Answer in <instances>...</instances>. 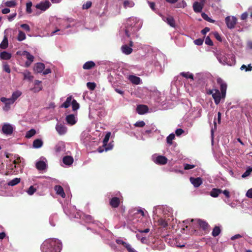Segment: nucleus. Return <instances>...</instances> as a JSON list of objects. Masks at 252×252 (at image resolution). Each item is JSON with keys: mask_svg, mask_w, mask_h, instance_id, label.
<instances>
[{"mask_svg": "<svg viewBox=\"0 0 252 252\" xmlns=\"http://www.w3.org/2000/svg\"><path fill=\"white\" fill-rule=\"evenodd\" d=\"M148 213L144 209H131L128 213L127 219L128 224L139 227L138 231L141 233H148L151 223L146 221Z\"/></svg>", "mask_w": 252, "mask_h": 252, "instance_id": "1", "label": "nucleus"}, {"mask_svg": "<svg viewBox=\"0 0 252 252\" xmlns=\"http://www.w3.org/2000/svg\"><path fill=\"white\" fill-rule=\"evenodd\" d=\"M142 21L137 17L128 18L126 23L125 29L120 31L121 34L129 37L130 35L138 31L142 26Z\"/></svg>", "mask_w": 252, "mask_h": 252, "instance_id": "2", "label": "nucleus"}, {"mask_svg": "<svg viewBox=\"0 0 252 252\" xmlns=\"http://www.w3.org/2000/svg\"><path fill=\"white\" fill-rule=\"evenodd\" d=\"M164 57L160 53H153L146 57V65L147 67L154 66L157 70L162 73L163 67L162 63L164 62Z\"/></svg>", "mask_w": 252, "mask_h": 252, "instance_id": "3", "label": "nucleus"}, {"mask_svg": "<svg viewBox=\"0 0 252 252\" xmlns=\"http://www.w3.org/2000/svg\"><path fill=\"white\" fill-rule=\"evenodd\" d=\"M62 248L61 241L55 238L46 239L41 246L42 252H61Z\"/></svg>", "mask_w": 252, "mask_h": 252, "instance_id": "4", "label": "nucleus"}, {"mask_svg": "<svg viewBox=\"0 0 252 252\" xmlns=\"http://www.w3.org/2000/svg\"><path fill=\"white\" fill-rule=\"evenodd\" d=\"M214 54L220 63L229 66L235 65V57L233 54H227L222 49L216 50L214 51Z\"/></svg>", "mask_w": 252, "mask_h": 252, "instance_id": "5", "label": "nucleus"}, {"mask_svg": "<svg viewBox=\"0 0 252 252\" xmlns=\"http://www.w3.org/2000/svg\"><path fill=\"white\" fill-rule=\"evenodd\" d=\"M68 200L63 204V207L64 213L70 218H78L80 217L79 212H78L75 206L70 204V197L68 196Z\"/></svg>", "mask_w": 252, "mask_h": 252, "instance_id": "6", "label": "nucleus"}, {"mask_svg": "<svg viewBox=\"0 0 252 252\" xmlns=\"http://www.w3.org/2000/svg\"><path fill=\"white\" fill-rule=\"evenodd\" d=\"M17 54L24 57L27 59L25 63V65L27 67H29L34 61V56L27 51H18L17 52Z\"/></svg>", "mask_w": 252, "mask_h": 252, "instance_id": "7", "label": "nucleus"}, {"mask_svg": "<svg viewBox=\"0 0 252 252\" xmlns=\"http://www.w3.org/2000/svg\"><path fill=\"white\" fill-rule=\"evenodd\" d=\"M152 161L158 165H165L167 163L168 159L163 156L155 154L152 156Z\"/></svg>", "mask_w": 252, "mask_h": 252, "instance_id": "8", "label": "nucleus"}, {"mask_svg": "<svg viewBox=\"0 0 252 252\" xmlns=\"http://www.w3.org/2000/svg\"><path fill=\"white\" fill-rule=\"evenodd\" d=\"M14 129L15 126L13 125L7 123H4L1 128V132L7 136L11 135Z\"/></svg>", "mask_w": 252, "mask_h": 252, "instance_id": "9", "label": "nucleus"}, {"mask_svg": "<svg viewBox=\"0 0 252 252\" xmlns=\"http://www.w3.org/2000/svg\"><path fill=\"white\" fill-rule=\"evenodd\" d=\"M35 166L40 171L46 169L47 167V160L46 158L43 157H40L36 161Z\"/></svg>", "mask_w": 252, "mask_h": 252, "instance_id": "10", "label": "nucleus"}, {"mask_svg": "<svg viewBox=\"0 0 252 252\" xmlns=\"http://www.w3.org/2000/svg\"><path fill=\"white\" fill-rule=\"evenodd\" d=\"M237 21V19L235 16H228L225 18L226 26L229 29H233L235 28Z\"/></svg>", "mask_w": 252, "mask_h": 252, "instance_id": "11", "label": "nucleus"}, {"mask_svg": "<svg viewBox=\"0 0 252 252\" xmlns=\"http://www.w3.org/2000/svg\"><path fill=\"white\" fill-rule=\"evenodd\" d=\"M215 103L216 105L219 104L221 100V99H224L225 97H222V94L218 89H215L212 96Z\"/></svg>", "mask_w": 252, "mask_h": 252, "instance_id": "12", "label": "nucleus"}, {"mask_svg": "<svg viewBox=\"0 0 252 252\" xmlns=\"http://www.w3.org/2000/svg\"><path fill=\"white\" fill-rule=\"evenodd\" d=\"M51 5V4L49 1L45 0L44 1H41L40 3L36 4L35 5V7L37 9H40L42 11H45L47 9H48Z\"/></svg>", "mask_w": 252, "mask_h": 252, "instance_id": "13", "label": "nucleus"}, {"mask_svg": "<svg viewBox=\"0 0 252 252\" xmlns=\"http://www.w3.org/2000/svg\"><path fill=\"white\" fill-rule=\"evenodd\" d=\"M159 15L161 17L162 20L167 23L171 27H175V22L173 17L171 16H165L161 13Z\"/></svg>", "mask_w": 252, "mask_h": 252, "instance_id": "14", "label": "nucleus"}, {"mask_svg": "<svg viewBox=\"0 0 252 252\" xmlns=\"http://www.w3.org/2000/svg\"><path fill=\"white\" fill-rule=\"evenodd\" d=\"M55 151L57 154H64L65 153V146L63 142H58L55 148Z\"/></svg>", "mask_w": 252, "mask_h": 252, "instance_id": "15", "label": "nucleus"}, {"mask_svg": "<svg viewBox=\"0 0 252 252\" xmlns=\"http://www.w3.org/2000/svg\"><path fill=\"white\" fill-rule=\"evenodd\" d=\"M152 250L157 251H162L165 249L164 243L161 241H157L151 246Z\"/></svg>", "mask_w": 252, "mask_h": 252, "instance_id": "16", "label": "nucleus"}, {"mask_svg": "<svg viewBox=\"0 0 252 252\" xmlns=\"http://www.w3.org/2000/svg\"><path fill=\"white\" fill-rule=\"evenodd\" d=\"M56 129L60 135H64L67 132V127L64 124L61 123L57 124Z\"/></svg>", "mask_w": 252, "mask_h": 252, "instance_id": "17", "label": "nucleus"}, {"mask_svg": "<svg viewBox=\"0 0 252 252\" xmlns=\"http://www.w3.org/2000/svg\"><path fill=\"white\" fill-rule=\"evenodd\" d=\"M217 82L220 84V92L222 94V97H225L227 89L226 84L224 82L221 78H218L217 79Z\"/></svg>", "mask_w": 252, "mask_h": 252, "instance_id": "18", "label": "nucleus"}, {"mask_svg": "<svg viewBox=\"0 0 252 252\" xmlns=\"http://www.w3.org/2000/svg\"><path fill=\"white\" fill-rule=\"evenodd\" d=\"M189 181L194 187L198 188L202 184V180L200 177H190Z\"/></svg>", "mask_w": 252, "mask_h": 252, "instance_id": "19", "label": "nucleus"}, {"mask_svg": "<svg viewBox=\"0 0 252 252\" xmlns=\"http://www.w3.org/2000/svg\"><path fill=\"white\" fill-rule=\"evenodd\" d=\"M148 107L145 105H138L136 107V112L140 115H143L147 113Z\"/></svg>", "mask_w": 252, "mask_h": 252, "instance_id": "20", "label": "nucleus"}, {"mask_svg": "<svg viewBox=\"0 0 252 252\" xmlns=\"http://www.w3.org/2000/svg\"><path fill=\"white\" fill-rule=\"evenodd\" d=\"M128 80L133 84L138 85L141 83V79L135 75H130L128 76Z\"/></svg>", "mask_w": 252, "mask_h": 252, "instance_id": "21", "label": "nucleus"}, {"mask_svg": "<svg viewBox=\"0 0 252 252\" xmlns=\"http://www.w3.org/2000/svg\"><path fill=\"white\" fill-rule=\"evenodd\" d=\"M54 189L56 191L57 194L61 196L63 198H64L65 194L63 187L60 185H56L54 187Z\"/></svg>", "mask_w": 252, "mask_h": 252, "instance_id": "22", "label": "nucleus"}, {"mask_svg": "<svg viewBox=\"0 0 252 252\" xmlns=\"http://www.w3.org/2000/svg\"><path fill=\"white\" fill-rule=\"evenodd\" d=\"M45 69V64L42 63H37L35 64L34 70L37 73H42Z\"/></svg>", "mask_w": 252, "mask_h": 252, "instance_id": "23", "label": "nucleus"}, {"mask_svg": "<svg viewBox=\"0 0 252 252\" xmlns=\"http://www.w3.org/2000/svg\"><path fill=\"white\" fill-rule=\"evenodd\" d=\"M65 119L67 123L70 125H73L76 123V118L73 114L66 116Z\"/></svg>", "mask_w": 252, "mask_h": 252, "instance_id": "24", "label": "nucleus"}, {"mask_svg": "<svg viewBox=\"0 0 252 252\" xmlns=\"http://www.w3.org/2000/svg\"><path fill=\"white\" fill-rule=\"evenodd\" d=\"M74 159L72 157L69 156H64L63 158V163L66 165H70L73 162Z\"/></svg>", "mask_w": 252, "mask_h": 252, "instance_id": "25", "label": "nucleus"}, {"mask_svg": "<svg viewBox=\"0 0 252 252\" xmlns=\"http://www.w3.org/2000/svg\"><path fill=\"white\" fill-rule=\"evenodd\" d=\"M195 220L197 222L199 227L203 230H205L208 228L209 225L206 221L200 219H197Z\"/></svg>", "mask_w": 252, "mask_h": 252, "instance_id": "26", "label": "nucleus"}, {"mask_svg": "<svg viewBox=\"0 0 252 252\" xmlns=\"http://www.w3.org/2000/svg\"><path fill=\"white\" fill-rule=\"evenodd\" d=\"M222 189H220L214 188L210 192V195L213 197L216 198L221 193Z\"/></svg>", "mask_w": 252, "mask_h": 252, "instance_id": "27", "label": "nucleus"}, {"mask_svg": "<svg viewBox=\"0 0 252 252\" xmlns=\"http://www.w3.org/2000/svg\"><path fill=\"white\" fill-rule=\"evenodd\" d=\"M193 9L196 13H200L201 12L203 6L201 5V3H199L198 1H195L192 5Z\"/></svg>", "mask_w": 252, "mask_h": 252, "instance_id": "28", "label": "nucleus"}, {"mask_svg": "<svg viewBox=\"0 0 252 252\" xmlns=\"http://www.w3.org/2000/svg\"><path fill=\"white\" fill-rule=\"evenodd\" d=\"M83 219L87 223L93 222L96 224L97 226H99L101 223L98 221H93V217L90 215H85L83 217Z\"/></svg>", "mask_w": 252, "mask_h": 252, "instance_id": "29", "label": "nucleus"}, {"mask_svg": "<svg viewBox=\"0 0 252 252\" xmlns=\"http://www.w3.org/2000/svg\"><path fill=\"white\" fill-rule=\"evenodd\" d=\"M121 51L125 55H129L132 52V49L127 45H124L121 47Z\"/></svg>", "mask_w": 252, "mask_h": 252, "instance_id": "30", "label": "nucleus"}, {"mask_svg": "<svg viewBox=\"0 0 252 252\" xmlns=\"http://www.w3.org/2000/svg\"><path fill=\"white\" fill-rule=\"evenodd\" d=\"M111 206L113 208H117L120 204V199L119 198L114 197H113L110 201Z\"/></svg>", "mask_w": 252, "mask_h": 252, "instance_id": "31", "label": "nucleus"}, {"mask_svg": "<svg viewBox=\"0 0 252 252\" xmlns=\"http://www.w3.org/2000/svg\"><path fill=\"white\" fill-rule=\"evenodd\" d=\"M17 161L14 160L12 163L8 166V169L11 170V172L12 173L16 174L18 172V167L17 166Z\"/></svg>", "mask_w": 252, "mask_h": 252, "instance_id": "32", "label": "nucleus"}, {"mask_svg": "<svg viewBox=\"0 0 252 252\" xmlns=\"http://www.w3.org/2000/svg\"><path fill=\"white\" fill-rule=\"evenodd\" d=\"M95 65L94 62L93 61H88L86 62L83 65V68L84 69L88 70L92 68Z\"/></svg>", "mask_w": 252, "mask_h": 252, "instance_id": "33", "label": "nucleus"}, {"mask_svg": "<svg viewBox=\"0 0 252 252\" xmlns=\"http://www.w3.org/2000/svg\"><path fill=\"white\" fill-rule=\"evenodd\" d=\"M72 101V96H68V97H67L64 103H63L61 105L60 107L61 108H68V107L70 106V105H71Z\"/></svg>", "mask_w": 252, "mask_h": 252, "instance_id": "34", "label": "nucleus"}, {"mask_svg": "<svg viewBox=\"0 0 252 252\" xmlns=\"http://www.w3.org/2000/svg\"><path fill=\"white\" fill-rule=\"evenodd\" d=\"M43 145V141L40 139H36L33 142L32 146L34 148L38 149Z\"/></svg>", "mask_w": 252, "mask_h": 252, "instance_id": "35", "label": "nucleus"}, {"mask_svg": "<svg viewBox=\"0 0 252 252\" xmlns=\"http://www.w3.org/2000/svg\"><path fill=\"white\" fill-rule=\"evenodd\" d=\"M0 58L1 60H8L11 58V54L6 51H3L0 53Z\"/></svg>", "mask_w": 252, "mask_h": 252, "instance_id": "36", "label": "nucleus"}, {"mask_svg": "<svg viewBox=\"0 0 252 252\" xmlns=\"http://www.w3.org/2000/svg\"><path fill=\"white\" fill-rule=\"evenodd\" d=\"M158 225L163 228L166 227L168 225L167 221L163 218H159L158 220Z\"/></svg>", "mask_w": 252, "mask_h": 252, "instance_id": "37", "label": "nucleus"}, {"mask_svg": "<svg viewBox=\"0 0 252 252\" xmlns=\"http://www.w3.org/2000/svg\"><path fill=\"white\" fill-rule=\"evenodd\" d=\"M0 101L4 103H6L7 104L11 105L14 103L15 102L11 97L9 98H7L4 97H2L0 98Z\"/></svg>", "mask_w": 252, "mask_h": 252, "instance_id": "38", "label": "nucleus"}, {"mask_svg": "<svg viewBox=\"0 0 252 252\" xmlns=\"http://www.w3.org/2000/svg\"><path fill=\"white\" fill-rule=\"evenodd\" d=\"M8 39L7 37L5 36L0 44V48L1 49H5L8 46Z\"/></svg>", "mask_w": 252, "mask_h": 252, "instance_id": "39", "label": "nucleus"}, {"mask_svg": "<svg viewBox=\"0 0 252 252\" xmlns=\"http://www.w3.org/2000/svg\"><path fill=\"white\" fill-rule=\"evenodd\" d=\"M3 4H4L5 6L9 7H13L16 5V2L15 0H11L9 1H3Z\"/></svg>", "mask_w": 252, "mask_h": 252, "instance_id": "40", "label": "nucleus"}, {"mask_svg": "<svg viewBox=\"0 0 252 252\" xmlns=\"http://www.w3.org/2000/svg\"><path fill=\"white\" fill-rule=\"evenodd\" d=\"M20 178H15L13 180L9 181L7 183V185L9 186H14L18 184L20 182Z\"/></svg>", "mask_w": 252, "mask_h": 252, "instance_id": "41", "label": "nucleus"}, {"mask_svg": "<svg viewBox=\"0 0 252 252\" xmlns=\"http://www.w3.org/2000/svg\"><path fill=\"white\" fill-rule=\"evenodd\" d=\"M220 228L219 226H216L213 229L212 235L214 237H216L220 234Z\"/></svg>", "mask_w": 252, "mask_h": 252, "instance_id": "42", "label": "nucleus"}, {"mask_svg": "<svg viewBox=\"0 0 252 252\" xmlns=\"http://www.w3.org/2000/svg\"><path fill=\"white\" fill-rule=\"evenodd\" d=\"M41 81L38 80H35L34 81V85L35 86H37V87H34L32 89V90L34 92H39V91L41 90L42 87L40 85Z\"/></svg>", "mask_w": 252, "mask_h": 252, "instance_id": "43", "label": "nucleus"}, {"mask_svg": "<svg viewBox=\"0 0 252 252\" xmlns=\"http://www.w3.org/2000/svg\"><path fill=\"white\" fill-rule=\"evenodd\" d=\"M134 5V3L133 1L125 0L124 2V6L125 8H131V7H133Z\"/></svg>", "mask_w": 252, "mask_h": 252, "instance_id": "44", "label": "nucleus"}, {"mask_svg": "<svg viewBox=\"0 0 252 252\" xmlns=\"http://www.w3.org/2000/svg\"><path fill=\"white\" fill-rule=\"evenodd\" d=\"M22 93L20 91H16L14 92L11 95V98L14 101L15 100L21 95Z\"/></svg>", "mask_w": 252, "mask_h": 252, "instance_id": "45", "label": "nucleus"}, {"mask_svg": "<svg viewBox=\"0 0 252 252\" xmlns=\"http://www.w3.org/2000/svg\"><path fill=\"white\" fill-rule=\"evenodd\" d=\"M23 74L25 79L32 80L33 78V76L31 75V72L27 70H25L23 73Z\"/></svg>", "mask_w": 252, "mask_h": 252, "instance_id": "46", "label": "nucleus"}, {"mask_svg": "<svg viewBox=\"0 0 252 252\" xmlns=\"http://www.w3.org/2000/svg\"><path fill=\"white\" fill-rule=\"evenodd\" d=\"M181 75L186 78H189L191 79V80H193V75L192 73H189V72H182L180 73Z\"/></svg>", "mask_w": 252, "mask_h": 252, "instance_id": "47", "label": "nucleus"}, {"mask_svg": "<svg viewBox=\"0 0 252 252\" xmlns=\"http://www.w3.org/2000/svg\"><path fill=\"white\" fill-rule=\"evenodd\" d=\"M36 133V131L34 129H31L28 130L26 134V137L27 138H30L33 136Z\"/></svg>", "mask_w": 252, "mask_h": 252, "instance_id": "48", "label": "nucleus"}, {"mask_svg": "<svg viewBox=\"0 0 252 252\" xmlns=\"http://www.w3.org/2000/svg\"><path fill=\"white\" fill-rule=\"evenodd\" d=\"M73 111H76L79 108V104L76 100L73 99L71 103Z\"/></svg>", "mask_w": 252, "mask_h": 252, "instance_id": "49", "label": "nucleus"}, {"mask_svg": "<svg viewBox=\"0 0 252 252\" xmlns=\"http://www.w3.org/2000/svg\"><path fill=\"white\" fill-rule=\"evenodd\" d=\"M175 134L173 133L170 134L166 138L167 143L171 145L172 144V141L175 138Z\"/></svg>", "mask_w": 252, "mask_h": 252, "instance_id": "50", "label": "nucleus"}, {"mask_svg": "<svg viewBox=\"0 0 252 252\" xmlns=\"http://www.w3.org/2000/svg\"><path fill=\"white\" fill-rule=\"evenodd\" d=\"M163 209V206H157L155 207L154 208L153 211L154 216H158V211H161Z\"/></svg>", "mask_w": 252, "mask_h": 252, "instance_id": "51", "label": "nucleus"}, {"mask_svg": "<svg viewBox=\"0 0 252 252\" xmlns=\"http://www.w3.org/2000/svg\"><path fill=\"white\" fill-rule=\"evenodd\" d=\"M26 38V34L25 33L22 32V31H19L18 36H17V40L18 41H21L24 40H25Z\"/></svg>", "mask_w": 252, "mask_h": 252, "instance_id": "52", "label": "nucleus"}, {"mask_svg": "<svg viewBox=\"0 0 252 252\" xmlns=\"http://www.w3.org/2000/svg\"><path fill=\"white\" fill-rule=\"evenodd\" d=\"M240 69L241 70H245V71H250L252 70V66L251 65V64H248V66L245 64H243L241 66Z\"/></svg>", "mask_w": 252, "mask_h": 252, "instance_id": "53", "label": "nucleus"}, {"mask_svg": "<svg viewBox=\"0 0 252 252\" xmlns=\"http://www.w3.org/2000/svg\"><path fill=\"white\" fill-rule=\"evenodd\" d=\"M110 135H111V132H110L107 133L105 135V136L103 140V143L104 146L105 147L106 146V145L109 140Z\"/></svg>", "mask_w": 252, "mask_h": 252, "instance_id": "54", "label": "nucleus"}, {"mask_svg": "<svg viewBox=\"0 0 252 252\" xmlns=\"http://www.w3.org/2000/svg\"><path fill=\"white\" fill-rule=\"evenodd\" d=\"M32 3L31 1H29L26 3V12L28 13H31L32 12Z\"/></svg>", "mask_w": 252, "mask_h": 252, "instance_id": "55", "label": "nucleus"}, {"mask_svg": "<svg viewBox=\"0 0 252 252\" xmlns=\"http://www.w3.org/2000/svg\"><path fill=\"white\" fill-rule=\"evenodd\" d=\"M36 189L34 188L32 186H31L27 191V192L28 194L32 195L36 191Z\"/></svg>", "mask_w": 252, "mask_h": 252, "instance_id": "56", "label": "nucleus"}, {"mask_svg": "<svg viewBox=\"0 0 252 252\" xmlns=\"http://www.w3.org/2000/svg\"><path fill=\"white\" fill-rule=\"evenodd\" d=\"M187 6V3L184 0L178 2L177 4V8H185Z\"/></svg>", "mask_w": 252, "mask_h": 252, "instance_id": "57", "label": "nucleus"}, {"mask_svg": "<svg viewBox=\"0 0 252 252\" xmlns=\"http://www.w3.org/2000/svg\"><path fill=\"white\" fill-rule=\"evenodd\" d=\"M202 17L205 20L210 22H214V20L211 19L210 17H208V16L205 13H202L201 14Z\"/></svg>", "mask_w": 252, "mask_h": 252, "instance_id": "58", "label": "nucleus"}, {"mask_svg": "<svg viewBox=\"0 0 252 252\" xmlns=\"http://www.w3.org/2000/svg\"><path fill=\"white\" fill-rule=\"evenodd\" d=\"M87 86L90 90H94L96 87V85L94 82H88L87 83Z\"/></svg>", "mask_w": 252, "mask_h": 252, "instance_id": "59", "label": "nucleus"}, {"mask_svg": "<svg viewBox=\"0 0 252 252\" xmlns=\"http://www.w3.org/2000/svg\"><path fill=\"white\" fill-rule=\"evenodd\" d=\"M145 125V123L144 121H138L134 124V126L136 127H142Z\"/></svg>", "mask_w": 252, "mask_h": 252, "instance_id": "60", "label": "nucleus"}, {"mask_svg": "<svg viewBox=\"0 0 252 252\" xmlns=\"http://www.w3.org/2000/svg\"><path fill=\"white\" fill-rule=\"evenodd\" d=\"M92 5V2L90 1H87L85 4H84L82 6V8L84 9H87L89 8Z\"/></svg>", "mask_w": 252, "mask_h": 252, "instance_id": "61", "label": "nucleus"}, {"mask_svg": "<svg viewBox=\"0 0 252 252\" xmlns=\"http://www.w3.org/2000/svg\"><path fill=\"white\" fill-rule=\"evenodd\" d=\"M3 69L6 72L9 73L11 71L9 66L7 63H4L3 64Z\"/></svg>", "mask_w": 252, "mask_h": 252, "instance_id": "62", "label": "nucleus"}, {"mask_svg": "<svg viewBox=\"0 0 252 252\" xmlns=\"http://www.w3.org/2000/svg\"><path fill=\"white\" fill-rule=\"evenodd\" d=\"M205 43L206 44L209 46H212L213 45V41L211 40L209 36L206 37L205 40Z\"/></svg>", "mask_w": 252, "mask_h": 252, "instance_id": "63", "label": "nucleus"}, {"mask_svg": "<svg viewBox=\"0 0 252 252\" xmlns=\"http://www.w3.org/2000/svg\"><path fill=\"white\" fill-rule=\"evenodd\" d=\"M221 193H222L227 198H230V193L228 189L222 190Z\"/></svg>", "mask_w": 252, "mask_h": 252, "instance_id": "64", "label": "nucleus"}]
</instances>
